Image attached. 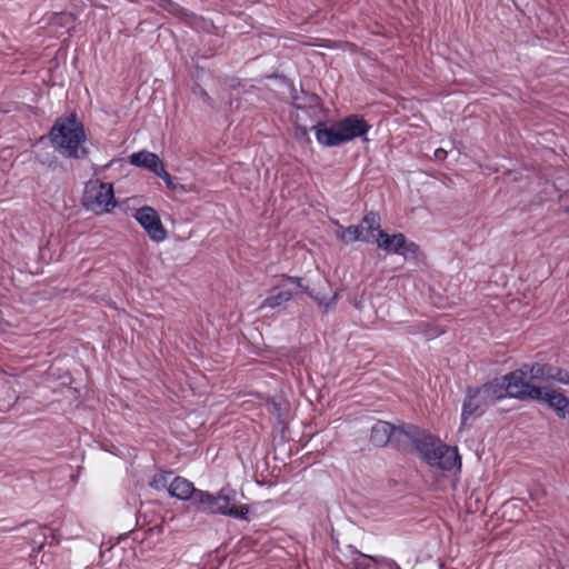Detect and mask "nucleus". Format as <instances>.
I'll return each instance as SVG.
<instances>
[{"mask_svg": "<svg viewBox=\"0 0 569 569\" xmlns=\"http://www.w3.org/2000/svg\"><path fill=\"white\" fill-rule=\"evenodd\" d=\"M527 399L545 403L559 419L569 421V398L563 391L559 389L529 387Z\"/></svg>", "mask_w": 569, "mask_h": 569, "instance_id": "obj_7", "label": "nucleus"}, {"mask_svg": "<svg viewBox=\"0 0 569 569\" xmlns=\"http://www.w3.org/2000/svg\"><path fill=\"white\" fill-rule=\"evenodd\" d=\"M337 237L345 243H352L356 241H369L367 234H365L362 227L358 226H349L343 228L340 226V230L337 233Z\"/></svg>", "mask_w": 569, "mask_h": 569, "instance_id": "obj_16", "label": "nucleus"}, {"mask_svg": "<svg viewBox=\"0 0 569 569\" xmlns=\"http://www.w3.org/2000/svg\"><path fill=\"white\" fill-rule=\"evenodd\" d=\"M199 93H200L201 96H203V97H207V93H206L202 89H200V88H199Z\"/></svg>", "mask_w": 569, "mask_h": 569, "instance_id": "obj_26", "label": "nucleus"}, {"mask_svg": "<svg viewBox=\"0 0 569 569\" xmlns=\"http://www.w3.org/2000/svg\"><path fill=\"white\" fill-rule=\"evenodd\" d=\"M377 246L388 254H401L406 253L416 254L418 252V246L408 241L402 233L388 234L385 231H379L377 234Z\"/></svg>", "mask_w": 569, "mask_h": 569, "instance_id": "obj_10", "label": "nucleus"}, {"mask_svg": "<svg viewBox=\"0 0 569 569\" xmlns=\"http://www.w3.org/2000/svg\"><path fill=\"white\" fill-rule=\"evenodd\" d=\"M447 151L442 148H438L435 150V158L438 161H443L447 158Z\"/></svg>", "mask_w": 569, "mask_h": 569, "instance_id": "obj_24", "label": "nucleus"}, {"mask_svg": "<svg viewBox=\"0 0 569 569\" xmlns=\"http://www.w3.org/2000/svg\"><path fill=\"white\" fill-rule=\"evenodd\" d=\"M16 400H17V396L14 392L8 396V400H3V401L0 400V410H2V411L9 410L10 407L16 402Z\"/></svg>", "mask_w": 569, "mask_h": 569, "instance_id": "obj_23", "label": "nucleus"}, {"mask_svg": "<svg viewBox=\"0 0 569 569\" xmlns=\"http://www.w3.org/2000/svg\"><path fill=\"white\" fill-rule=\"evenodd\" d=\"M490 406L491 403L481 395L479 387H469L461 409V427L483 415Z\"/></svg>", "mask_w": 569, "mask_h": 569, "instance_id": "obj_8", "label": "nucleus"}, {"mask_svg": "<svg viewBox=\"0 0 569 569\" xmlns=\"http://www.w3.org/2000/svg\"><path fill=\"white\" fill-rule=\"evenodd\" d=\"M196 495V506L200 507L203 512L248 520V506L237 503V492L230 487L221 488L217 495L203 490Z\"/></svg>", "mask_w": 569, "mask_h": 569, "instance_id": "obj_3", "label": "nucleus"}, {"mask_svg": "<svg viewBox=\"0 0 569 569\" xmlns=\"http://www.w3.org/2000/svg\"><path fill=\"white\" fill-rule=\"evenodd\" d=\"M359 227H362V230H363L365 234H367L369 239H370V236H371V233L373 231H377L379 233V231H382L380 229V227H381V219H380L379 213L373 212V211L367 212L363 216Z\"/></svg>", "mask_w": 569, "mask_h": 569, "instance_id": "obj_18", "label": "nucleus"}, {"mask_svg": "<svg viewBox=\"0 0 569 569\" xmlns=\"http://www.w3.org/2000/svg\"><path fill=\"white\" fill-rule=\"evenodd\" d=\"M83 204L96 213L110 212L116 206L113 186L99 179H91L84 186Z\"/></svg>", "mask_w": 569, "mask_h": 569, "instance_id": "obj_6", "label": "nucleus"}, {"mask_svg": "<svg viewBox=\"0 0 569 569\" xmlns=\"http://www.w3.org/2000/svg\"><path fill=\"white\" fill-rule=\"evenodd\" d=\"M518 376L519 375L510 372L501 378H496L482 385L479 387L481 395L485 396L491 405L507 396L521 400L527 399L529 387L523 385L521 381L516 380Z\"/></svg>", "mask_w": 569, "mask_h": 569, "instance_id": "obj_4", "label": "nucleus"}, {"mask_svg": "<svg viewBox=\"0 0 569 569\" xmlns=\"http://www.w3.org/2000/svg\"><path fill=\"white\" fill-rule=\"evenodd\" d=\"M337 123L342 143L349 142L356 138L365 137L370 129V126L363 117L358 114L348 116L342 120L337 121Z\"/></svg>", "mask_w": 569, "mask_h": 569, "instance_id": "obj_12", "label": "nucleus"}, {"mask_svg": "<svg viewBox=\"0 0 569 569\" xmlns=\"http://www.w3.org/2000/svg\"><path fill=\"white\" fill-rule=\"evenodd\" d=\"M50 140L54 149L66 158L80 159L89 153L84 147L83 124L76 114L58 118L50 130Z\"/></svg>", "mask_w": 569, "mask_h": 569, "instance_id": "obj_2", "label": "nucleus"}, {"mask_svg": "<svg viewBox=\"0 0 569 569\" xmlns=\"http://www.w3.org/2000/svg\"><path fill=\"white\" fill-rule=\"evenodd\" d=\"M295 106H296L297 108H301V104H299V103L297 102V99H296V98H295Z\"/></svg>", "mask_w": 569, "mask_h": 569, "instance_id": "obj_27", "label": "nucleus"}, {"mask_svg": "<svg viewBox=\"0 0 569 569\" xmlns=\"http://www.w3.org/2000/svg\"><path fill=\"white\" fill-rule=\"evenodd\" d=\"M157 3L160 8L183 21L189 22V20L193 18V14H191L187 9L171 0H158Z\"/></svg>", "mask_w": 569, "mask_h": 569, "instance_id": "obj_17", "label": "nucleus"}, {"mask_svg": "<svg viewBox=\"0 0 569 569\" xmlns=\"http://www.w3.org/2000/svg\"><path fill=\"white\" fill-rule=\"evenodd\" d=\"M300 278L286 277L280 286L272 288L271 293L261 302L260 309L280 308L296 295V290L301 288Z\"/></svg>", "mask_w": 569, "mask_h": 569, "instance_id": "obj_9", "label": "nucleus"}, {"mask_svg": "<svg viewBox=\"0 0 569 569\" xmlns=\"http://www.w3.org/2000/svg\"><path fill=\"white\" fill-rule=\"evenodd\" d=\"M306 293L309 295L312 299L317 301L320 308L325 311H328L332 306L336 305L337 293H333L331 298L319 297L318 295H313L308 288L305 289Z\"/></svg>", "mask_w": 569, "mask_h": 569, "instance_id": "obj_21", "label": "nucleus"}, {"mask_svg": "<svg viewBox=\"0 0 569 569\" xmlns=\"http://www.w3.org/2000/svg\"><path fill=\"white\" fill-rule=\"evenodd\" d=\"M199 491L200 490L196 489L191 481L183 477L174 475L169 490V495L179 500L191 499L193 505H196V493Z\"/></svg>", "mask_w": 569, "mask_h": 569, "instance_id": "obj_14", "label": "nucleus"}, {"mask_svg": "<svg viewBox=\"0 0 569 569\" xmlns=\"http://www.w3.org/2000/svg\"><path fill=\"white\" fill-rule=\"evenodd\" d=\"M382 563H386L391 569H401L400 566L397 562H395L393 560H389V559H385L383 558V562Z\"/></svg>", "mask_w": 569, "mask_h": 569, "instance_id": "obj_25", "label": "nucleus"}, {"mask_svg": "<svg viewBox=\"0 0 569 569\" xmlns=\"http://www.w3.org/2000/svg\"><path fill=\"white\" fill-rule=\"evenodd\" d=\"M130 163L136 167L146 168L154 173L159 166L162 164V161L156 153L143 150L132 153L130 156Z\"/></svg>", "mask_w": 569, "mask_h": 569, "instance_id": "obj_15", "label": "nucleus"}, {"mask_svg": "<svg viewBox=\"0 0 569 569\" xmlns=\"http://www.w3.org/2000/svg\"><path fill=\"white\" fill-rule=\"evenodd\" d=\"M138 223L146 230L151 240L161 242L167 237V231L161 223L157 211L151 207H142L134 213Z\"/></svg>", "mask_w": 569, "mask_h": 569, "instance_id": "obj_11", "label": "nucleus"}, {"mask_svg": "<svg viewBox=\"0 0 569 569\" xmlns=\"http://www.w3.org/2000/svg\"><path fill=\"white\" fill-rule=\"evenodd\" d=\"M402 437L412 442L415 449L430 467L443 471L460 470L461 458L456 447L442 443L440 439L413 425L397 427L387 421H378L371 428V442L378 447L398 446Z\"/></svg>", "mask_w": 569, "mask_h": 569, "instance_id": "obj_1", "label": "nucleus"}, {"mask_svg": "<svg viewBox=\"0 0 569 569\" xmlns=\"http://www.w3.org/2000/svg\"><path fill=\"white\" fill-rule=\"evenodd\" d=\"M154 174L160 177L168 186L171 184V176L164 169L163 163L161 166H159V168L157 169Z\"/></svg>", "mask_w": 569, "mask_h": 569, "instance_id": "obj_22", "label": "nucleus"}, {"mask_svg": "<svg viewBox=\"0 0 569 569\" xmlns=\"http://www.w3.org/2000/svg\"><path fill=\"white\" fill-rule=\"evenodd\" d=\"M311 130L315 132L316 140L318 141V143L323 147L331 148L343 144L337 121L333 122L331 126H327L326 123L319 122L312 126Z\"/></svg>", "mask_w": 569, "mask_h": 569, "instance_id": "obj_13", "label": "nucleus"}, {"mask_svg": "<svg viewBox=\"0 0 569 569\" xmlns=\"http://www.w3.org/2000/svg\"><path fill=\"white\" fill-rule=\"evenodd\" d=\"M174 473L172 471H160L149 482L154 490H167L169 492Z\"/></svg>", "mask_w": 569, "mask_h": 569, "instance_id": "obj_19", "label": "nucleus"}, {"mask_svg": "<svg viewBox=\"0 0 569 569\" xmlns=\"http://www.w3.org/2000/svg\"><path fill=\"white\" fill-rule=\"evenodd\" d=\"M383 562V558H375L361 552H358L353 560L356 569H377V566Z\"/></svg>", "mask_w": 569, "mask_h": 569, "instance_id": "obj_20", "label": "nucleus"}, {"mask_svg": "<svg viewBox=\"0 0 569 569\" xmlns=\"http://www.w3.org/2000/svg\"><path fill=\"white\" fill-rule=\"evenodd\" d=\"M512 372L513 375H519L516 380L521 381L530 388H539L535 386L533 382H547L551 380L562 385H569V372L548 363H526Z\"/></svg>", "mask_w": 569, "mask_h": 569, "instance_id": "obj_5", "label": "nucleus"}]
</instances>
